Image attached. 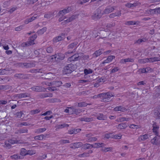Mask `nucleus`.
<instances>
[{
  "label": "nucleus",
  "mask_w": 160,
  "mask_h": 160,
  "mask_svg": "<svg viewBox=\"0 0 160 160\" xmlns=\"http://www.w3.org/2000/svg\"><path fill=\"white\" fill-rule=\"evenodd\" d=\"M113 96L111 93L108 92L98 94L97 97L100 98L104 102H108L110 98Z\"/></svg>",
  "instance_id": "f257e3e1"
},
{
  "label": "nucleus",
  "mask_w": 160,
  "mask_h": 160,
  "mask_svg": "<svg viewBox=\"0 0 160 160\" xmlns=\"http://www.w3.org/2000/svg\"><path fill=\"white\" fill-rule=\"evenodd\" d=\"M77 43V42H74L69 44L67 47L68 51L65 53L66 55L68 54L73 53L76 51L77 48L76 46Z\"/></svg>",
  "instance_id": "f03ea898"
},
{
  "label": "nucleus",
  "mask_w": 160,
  "mask_h": 160,
  "mask_svg": "<svg viewBox=\"0 0 160 160\" xmlns=\"http://www.w3.org/2000/svg\"><path fill=\"white\" fill-rule=\"evenodd\" d=\"M37 37V35L34 34L30 38L28 41L22 43V46L23 47H28L34 44V41Z\"/></svg>",
  "instance_id": "7ed1b4c3"
},
{
  "label": "nucleus",
  "mask_w": 160,
  "mask_h": 160,
  "mask_svg": "<svg viewBox=\"0 0 160 160\" xmlns=\"http://www.w3.org/2000/svg\"><path fill=\"white\" fill-rule=\"evenodd\" d=\"M16 65L17 67L25 68H32L35 66L34 64L31 62L18 63Z\"/></svg>",
  "instance_id": "20e7f679"
},
{
  "label": "nucleus",
  "mask_w": 160,
  "mask_h": 160,
  "mask_svg": "<svg viewBox=\"0 0 160 160\" xmlns=\"http://www.w3.org/2000/svg\"><path fill=\"white\" fill-rule=\"evenodd\" d=\"M103 14L102 13H101V10L98 9L96 11L94 14L92 15V18L93 20H97L100 18Z\"/></svg>",
  "instance_id": "39448f33"
},
{
  "label": "nucleus",
  "mask_w": 160,
  "mask_h": 160,
  "mask_svg": "<svg viewBox=\"0 0 160 160\" xmlns=\"http://www.w3.org/2000/svg\"><path fill=\"white\" fill-rule=\"evenodd\" d=\"M115 9L114 7L110 6H107L102 12V14H106L112 12Z\"/></svg>",
  "instance_id": "423d86ee"
},
{
  "label": "nucleus",
  "mask_w": 160,
  "mask_h": 160,
  "mask_svg": "<svg viewBox=\"0 0 160 160\" xmlns=\"http://www.w3.org/2000/svg\"><path fill=\"white\" fill-rule=\"evenodd\" d=\"M81 59V57L79 56V53L75 54L71 57L69 58L68 61L70 62L76 61Z\"/></svg>",
  "instance_id": "0eeeda50"
},
{
  "label": "nucleus",
  "mask_w": 160,
  "mask_h": 160,
  "mask_svg": "<svg viewBox=\"0 0 160 160\" xmlns=\"http://www.w3.org/2000/svg\"><path fill=\"white\" fill-rule=\"evenodd\" d=\"M151 139V142L153 145H158L160 144V136L158 135Z\"/></svg>",
  "instance_id": "6e6552de"
},
{
  "label": "nucleus",
  "mask_w": 160,
  "mask_h": 160,
  "mask_svg": "<svg viewBox=\"0 0 160 160\" xmlns=\"http://www.w3.org/2000/svg\"><path fill=\"white\" fill-rule=\"evenodd\" d=\"M52 57H54L55 60L57 62H59L61 60H63L65 58L64 55L62 53H59L55 54Z\"/></svg>",
  "instance_id": "1a4fd4ad"
},
{
  "label": "nucleus",
  "mask_w": 160,
  "mask_h": 160,
  "mask_svg": "<svg viewBox=\"0 0 160 160\" xmlns=\"http://www.w3.org/2000/svg\"><path fill=\"white\" fill-rule=\"evenodd\" d=\"M31 96V94L29 92H25L22 93L16 94L15 95V97H18V98H25L27 97H30Z\"/></svg>",
  "instance_id": "9d476101"
},
{
  "label": "nucleus",
  "mask_w": 160,
  "mask_h": 160,
  "mask_svg": "<svg viewBox=\"0 0 160 160\" xmlns=\"http://www.w3.org/2000/svg\"><path fill=\"white\" fill-rule=\"evenodd\" d=\"M71 11V8L68 7L66 9H64L60 11L58 13L59 16L64 15V14L69 12Z\"/></svg>",
  "instance_id": "9b49d317"
},
{
  "label": "nucleus",
  "mask_w": 160,
  "mask_h": 160,
  "mask_svg": "<svg viewBox=\"0 0 160 160\" xmlns=\"http://www.w3.org/2000/svg\"><path fill=\"white\" fill-rule=\"evenodd\" d=\"M134 61V59L133 58H127L122 59L120 60V63L121 64H126L127 62H133Z\"/></svg>",
  "instance_id": "f8f14e48"
},
{
  "label": "nucleus",
  "mask_w": 160,
  "mask_h": 160,
  "mask_svg": "<svg viewBox=\"0 0 160 160\" xmlns=\"http://www.w3.org/2000/svg\"><path fill=\"white\" fill-rule=\"evenodd\" d=\"M70 145H71V148H77L82 146L83 144L82 142H79L72 143Z\"/></svg>",
  "instance_id": "ddd939ff"
},
{
  "label": "nucleus",
  "mask_w": 160,
  "mask_h": 160,
  "mask_svg": "<svg viewBox=\"0 0 160 160\" xmlns=\"http://www.w3.org/2000/svg\"><path fill=\"white\" fill-rule=\"evenodd\" d=\"M153 132L155 135H158L159 127L157 125L156 122H154L152 124Z\"/></svg>",
  "instance_id": "4468645a"
},
{
  "label": "nucleus",
  "mask_w": 160,
  "mask_h": 160,
  "mask_svg": "<svg viewBox=\"0 0 160 160\" xmlns=\"http://www.w3.org/2000/svg\"><path fill=\"white\" fill-rule=\"evenodd\" d=\"M38 96L40 98H43L46 97L51 98L52 97V94L51 93H42L39 94Z\"/></svg>",
  "instance_id": "2eb2a0df"
},
{
  "label": "nucleus",
  "mask_w": 160,
  "mask_h": 160,
  "mask_svg": "<svg viewBox=\"0 0 160 160\" xmlns=\"http://www.w3.org/2000/svg\"><path fill=\"white\" fill-rule=\"evenodd\" d=\"M113 110L115 111H120L123 112L126 111L127 109L124 107L122 106H119L113 109Z\"/></svg>",
  "instance_id": "dca6fc26"
},
{
  "label": "nucleus",
  "mask_w": 160,
  "mask_h": 160,
  "mask_svg": "<svg viewBox=\"0 0 160 160\" xmlns=\"http://www.w3.org/2000/svg\"><path fill=\"white\" fill-rule=\"evenodd\" d=\"M115 58V57L114 56H108L107 59L102 62V63L103 64L105 63H109L111 62L112 60Z\"/></svg>",
  "instance_id": "f3484780"
},
{
  "label": "nucleus",
  "mask_w": 160,
  "mask_h": 160,
  "mask_svg": "<svg viewBox=\"0 0 160 160\" xmlns=\"http://www.w3.org/2000/svg\"><path fill=\"white\" fill-rule=\"evenodd\" d=\"M38 18H39L38 16H36V15H34V16L32 17L31 18L27 19L25 21V23L26 24H27L29 22H32L33 20H35Z\"/></svg>",
  "instance_id": "a211bd4d"
},
{
  "label": "nucleus",
  "mask_w": 160,
  "mask_h": 160,
  "mask_svg": "<svg viewBox=\"0 0 160 160\" xmlns=\"http://www.w3.org/2000/svg\"><path fill=\"white\" fill-rule=\"evenodd\" d=\"M121 12L120 11L112 13L109 15V17L110 18H113L116 16L119 17L121 15Z\"/></svg>",
  "instance_id": "6ab92c4d"
},
{
  "label": "nucleus",
  "mask_w": 160,
  "mask_h": 160,
  "mask_svg": "<svg viewBox=\"0 0 160 160\" xmlns=\"http://www.w3.org/2000/svg\"><path fill=\"white\" fill-rule=\"evenodd\" d=\"M149 135L148 134H145L142 135H141L138 139L139 142L143 141L149 138Z\"/></svg>",
  "instance_id": "aec40b11"
},
{
  "label": "nucleus",
  "mask_w": 160,
  "mask_h": 160,
  "mask_svg": "<svg viewBox=\"0 0 160 160\" xmlns=\"http://www.w3.org/2000/svg\"><path fill=\"white\" fill-rule=\"evenodd\" d=\"M79 119L81 121H85L88 122H91L93 120V118H86L85 117L80 118Z\"/></svg>",
  "instance_id": "412c9836"
},
{
  "label": "nucleus",
  "mask_w": 160,
  "mask_h": 160,
  "mask_svg": "<svg viewBox=\"0 0 160 160\" xmlns=\"http://www.w3.org/2000/svg\"><path fill=\"white\" fill-rule=\"evenodd\" d=\"M75 66L72 64H70L65 67V70H74L75 68Z\"/></svg>",
  "instance_id": "4be33fe9"
},
{
  "label": "nucleus",
  "mask_w": 160,
  "mask_h": 160,
  "mask_svg": "<svg viewBox=\"0 0 160 160\" xmlns=\"http://www.w3.org/2000/svg\"><path fill=\"white\" fill-rule=\"evenodd\" d=\"M31 89L32 90L36 92H42L43 90L42 87L38 86L32 87Z\"/></svg>",
  "instance_id": "5701e85b"
},
{
  "label": "nucleus",
  "mask_w": 160,
  "mask_h": 160,
  "mask_svg": "<svg viewBox=\"0 0 160 160\" xmlns=\"http://www.w3.org/2000/svg\"><path fill=\"white\" fill-rule=\"evenodd\" d=\"M62 36H59L54 38L53 39L54 41L57 42L63 39L64 36V34H62Z\"/></svg>",
  "instance_id": "b1692460"
},
{
  "label": "nucleus",
  "mask_w": 160,
  "mask_h": 160,
  "mask_svg": "<svg viewBox=\"0 0 160 160\" xmlns=\"http://www.w3.org/2000/svg\"><path fill=\"white\" fill-rule=\"evenodd\" d=\"M105 145L103 143H95L93 144V147L94 148H99L104 147Z\"/></svg>",
  "instance_id": "393cba45"
},
{
  "label": "nucleus",
  "mask_w": 160,
  "mask_h": 160,
  "mask_svg": "<svg viewBox=\"0 0 160 160\" xmlns=\"http://www.w3.org/2000/svg\"><path fill=\"white\" fill-rule=\"evenodd\" d=\"M102 51H103L102 49H99L96 51L93 54V57H97L99 56L102 53Z\"/></svg>",
  "instance_id": "a878e982"
},
{
  "label": "nucleus",
  "mask_w": 160,
  "mask_h": 160,
  "mask_svg": "<svg viewBox=\"0 0 160 160\" xmlns=\"http://www.w3.org/2000/svg\"><path fill=\"white\" fill-rule=\"evenodd\" d=\"M11 158L14 159H22L24 157L21 156L18 154H14L11 156Z\"/></svg>",
  "instance_id": "bb28decb"
},
{
  "label": "nucleus",
  "mask_w": 160,
  "mask_h": 160,
  "mask_svg": "<svg viewBox=\"0 0 160 160\" xmlns=\"http://www.w3.org/2000/svg\"><path fill=\"white\" fill-rule=\"evenodd\" d=\"M97 119L99 120H105L107 119V117L102 113H99L97 116Z\"/></svg>",
  "instance_id": "cd10ccee"
},
{
  "label": "nucleus",
  "mask_w": 160,
  "mask_h": 160,
  "mask_svg": "<svg viewBox=\"0 0 160 160\" xmlns=\"http://www.w3.org/2000/svg\"><path fill=\"white\" fill-rule=\"evenodd\" d=\"M127 126L125 123H121L118 126H117L116 127L118 129H122L125 128L127 127Z\"/></svg>",
  "instance_id": "c85d7f7f"
},
{
  "label": "nucleus",
  "mask_w": 160,
  "mask_h": 160,
  "mask_svg": "<svg viewBox=\"0 0 160 160\" xmlns=\"http://www.w3.org/2000/svg\"><path fill=\"white\" fill-rule=\"evenodd\" d=\"M54 13L51 12H48L44 15V17L45 18H49L54 16Z\"/></svg>",
  "instance_id": "c756f323"
},
{
  "label": "nucleus",
  "mask_w": 160,
  "mask_h": 160,
  "mask_svg": "<svg viewBox=\"0 0 160 160\" xmlns=\"http://www.w3.org/2000/svg\"><path fill=\"white\" fill-rule=\"evenodd\" d=\"M149 60V62H153L156 61H160V58L159 57H154L148 58Z\"/></svg>",
  "instance_id": "7c9ffc66"
},
{
  "label": "nucleus",
  "mask_w": 160,
  "mask_h": 160,
  "mask_svg": "<svg viewBox=\"0 0 160 160\" xmlns=\"http://www.w3.org/2000/svg\"><path fill=\"white\" fill-rule=\"evenodd\" d=\"M27 150L24 148H22L20 150V155H21L22 157H23L27 155Z\"/></svg>",
  "instance_id": "2f4dec72"
},
{
  "label": "nucleus",
  "mask_w": 160,
  "mask_h": 160,
  "mask_svg": "<svg viewBox=\"0 0 160 160\" xmlns=\"http://www.w3.org/2000/svg\"><path fill=\"white\" fill-rule=\"evenodd\" d=\"M20 140H18L16 139H10L8 140V142L11 144L20 143Z\"/></svg>",
  "instance_id": "473e14b6"
},
{
  "label": "nucleus",
  "mask_w": 160,
  "mask_h": 160,
  "mask_svg": "<svg viewBox=\"0 0 160 160\" xmlns=\"http://www.w3.org/2000/svg\"><path fill=\"white\" fill-rule=\"evenodd\" d=\"M51 83L53 85H55L57 87H59L62 84V82L61 81H53Z\"/></svg>",
  "instance_id": "72a5a7b5"
},
{
  "label": "nucleus",
  "mask_w": 160,
  "mask_h": 160,
  "mask_svg": "<svg viewBox=\"0 0 160 160\" xmlns=\"http://www.w3.org/2000/svg\"><path fill=\"white\" fill-rule=\"evenodd\" d=\"M83 148L85 149H89L93 148V144H91L89 143H86L83 144Z\"/></svg>",
  "instance_id": "f704fd0d"
},
{
  "label": "nucleus",
  "mask_w": 160,
  "mask_h": 160,
  "mask_svg": "<svg viewBox=\"0 0 160 160\" xmlns=\"http://www.w3.org/2000/svg\"><path fill=\"white\" fill-rule=\"evenodd\" d=\"M149 12H151L152 11H154V14L159 13L160 14V8L154 9H151L149 10Z\"/></svg>",
  "instance_id": "c9c22d12"
},
{
  "label": "nucleus",
  "mask_w": 160,
  "mask_h": 160,
  "mask_svg": "<svg viewBox=\"0 0 160 160\" xmlns=\"http://www.w3.org/2000/svg\"><path fill=\"white\" fill-rule=\"evenodd\" d=\"M138 62L141 63H144L149 62L148 58L140 59L138 60Z\"/></svg>",
  "instance_id": "e433bc0d"
},
{
  "label": "nucleus",
  "mask_w": 160,
  "mask_h": 160,
  "mask_svg": "<svg viewBox=\"0 0 160 160\" xmlns=\"http://www.w3.org/2000/svg\"><path fill=\"white\" fill-rule=\"evenodd\" d=\"M11 87L9 85H0V89L1 90H8Z\"/></svg>",
  "instance_id": "4c0bfd02"
},
{
  "label": "nucleus",
  "mask_w": 160,
  "mask_h": 160,
  "mask_svg": "<svg viewBox=\"0 0 160 160\" xmlns=\"http://www.w3.org/2000/svg\"><path fill=\"white\" fill-rule=\"evenodd\" d=\"M46 136H45L43 134H41L35 136L34 138L35 140H42Z\"/></svg>",
  "instance_id": "58836bf2"
},
{
  "label": "nucleus",
  "mask_w": 160,
  "mask_h": 160,
  "mask_svg": "<svg viewBox=\"0 0 160 160\" xmlns=\"http://www.w3.org/2000/svg\"><path fill=\"white\" fill-rule=\"evenodd\" d=\"M47 30V28L45 27H43L42 29L39 30L37 32V33L38 34L42 35Z\"/></svg>",
  "instance_id": "ea45409f"
},
{
  "label": "nucleus",
  "mask_w": 160,
  "mask_h": 160,
  "mask_svg": "<svg viewBox=\"0 0 160 160\" xmlns=\"http://www.w3.org/2000/svg\"><path fill=\"white\" fill-rule=\"evenodd\" d=\"M138 21H127L125 22V24L127 25H136L137 23H138Z\"/></svg>",
  "instance_id": "a19ab883"
},
{
  "label": "nucleus",
  "mask_w": 160,
  "mask_h": 160,
  "mask_svg": "<svg viewBox=\"0 0 160 160\" xmlns=\"http://www.w3.org/2000/svg\"><path fill=\"white\" fill-rule=\"evenodd\" d=\"M112 150V147H109V148H102L101 150V151L104 152H107L109 151H111Z\"/></svg>",
  "instance_id": "79ce46f5"
},
{
  "label": "nucleus",
  "mask_w": 160,
  "mask_h": 160,
  "mask_svg": "<svg viewBox=\"0 0 160 160\" xmlns=\"http://www.w3.org/2000/svg\"><path fill=\"white\" fill-rule=\"evenodd\" d=\"M88 105H91V104H88L84 102L78 103V107H83L86 106Z\"/></svg>",
  "instance_id": "37998d69"
},
{
  "label": "nucleus",
  "mask_w": 160,
  "mask_h": 160,
  "mask_svg": "<svg viewBox=\"0 0 160 160\" xmlns=\"http://www.w3.org/2000/svg\"><path fill=\"white\" fill-rule=\"evenodd\" d=\"M115 25V24L114 22H112L110 23H107L106 25V27L108 30H109L112 27L114 26Z\"/></svg>",
  "instance_id": "c03bdc74"
},
{
  "label": "nucleus",
  "mask_w": 160,
  "mask_h": 160,
  "mask_svg": "<svg viewBox=\"0 0 160 160\" xmlns=\"http://www.w3.org/2000/svg\"><path fill=\"white\" fill-rule=\"evenodd\" d=\"M36 153V151L35 150H27V155H29L31 156L32 155H33Z\"/></svg>",
  "instance_id": "a18cd8bd"
},
{
  "label": "nucleus",
  "mask_w": 160,
  "mask_h": 160,
  "mask_svg": "<svg viewBox=\"0 0 160 160\" xmlns=\"http://www.w3.org/2000/svg\"><path fill=\"white\" fill-rule=\"evenodd\" d=\"M14 77L18 78H24V75L23 74H15Z\"/></svg>",
  "instance_id": "49530a36"
},
{
  "label": "nucleus",
  "mask_w": 160,
  "mask_h": 160,
  "mask_svg": "<svg viewBox=\"0 0 160 160\" xmlns=\"http://www.w3.org/2000/svg\"><path fill=\"white\" fill-rule=\"evenodd\" d=\"M46 130L45 128H38L36 130V132L39 133L42 132Z\"/></svg>",
  "instance_id": "de8ad7c7"
},
{
  "label": "nucleus",
  "mask_w": 160,
  "mask_h": 160,
  "mask_svg": "<svg viewBox=\"0 0 160 160\" xmlns=\"http://www.w3.org/2000/svg\"><path fill=\"white\" fill-rule=\"evenodd\" d=\"M40 112V110L39 109H36L35 110H32L30 111V114L31 115H34Z\"/></svg>",
  "instance_id": "09e8293b"
},
{
  "label": "nucleus",
  "mask_w": 160,
  "mask_h": 160,
  "mask_svg": "<svg viewBox=\"0 0 160 160\" xmlns=\"http://www.w3.org/2000/svg\"><path fill=\"white\" fill-rule=\"evenodd\" d=\"M119 120L120 122H123L124 121H128L131 119L130 118L123 117V118H120L119 119Z\"/></svg>",
  "instance_id": "8fccbe9b"
},
{
  "label": "nucleus",
  "mask_w": 160,
  "mask_h": 160,
  "mask_svg": "<svg viewBox=\"0 0 160 160\" xmlns=\"http://www.w3.org/2000/svg\"><path fill=\"white\" fill-rule=\"evenodd\" d=\"M147 39L145 38H143L141 39H138L136 42L137 43L140 44L142 42H145L147 41Z\"/></svg>",
  "instance_id": "3c124183"
},
{
  "label": "nucleus",
  "mask_w": 160,
  "mask_h": 160,
  "mask_svg": "<svg viewBox=\"0 0 160 160\" xmlns=\"http://www.w3.org/2000/svg\"><path fill=\"white\" fill-rule=\"evenodd\" d=\"M46 50L47 52L48 53H51L53 52V48L51 46L47 48Z\"/></svg>",
  "instance_id": "603ef678"
},
{
  "label": "nucleus",
  "mask_w": 160,
  "mask_h": 160,
  "mask_svg": "<svg viewBox=\"0 0 160 160\" xmlns=\"http://www.w3.org/2000/svg\"><path fill=\"white\" fill-rule=\"evenodd\" d=\"M59 142L61 144H66V143H70V142L69 141V140H67V139H66V140L61 139L60 141Z\"/></svg>",
  "instance_id": "864d4df0"
},
{
  "label": "nucleus",
  "mask_w": 160,
  "mask_h": 160,
  "mask_svg": "<svg viewBox=\"0 0 160 160\" xmlns=\"http://www.w3.org/2000/svg\"><path fill=\"white\" fill-rule=\"evenodd\" d=\"M97 139L95 137H92V136L89 139H88V142H91L95 141L97 140Z\"/></svg>",
  "instance_id": "5fc2aeb1"
},
{
  "label": "nucleus",
  "mask_w": 160,
  "mask_h": 160,
  "mask_svg": "<svg viewBox=\"0 0 160 160\" xmlns=\"http://www.w3.org/2000/svg\"><path fill=\"white\" fill-rule=\"evenodd\" d=\"M29 124L27 123L26 122H24L20 123L18 124V127H22V126H28Z\"/></svg>",
  "instance_id": "6e6d98bb"
},
{
  "label": "nucleus",
  "mask_w": 160,
  "mask_h": 160,
  "mask_svg": "<svg viewBox=\"0 0 160 160\" xmlns=\"http://www.w3.org/2000/svg\"><path fill=\"white\" fill-rule=\"evenodd\" d=\"M24 25H22L15 28V30L16 31H20L23 29L24 27Z\"/></svg>",
  "instance_id": "4d7b16f0"
},
{
  "label": "nucleus",
  "mask_w": 160,
  "mask_h": 160,
  "mask_svg": "<svg viewBox=\"0 0 160 160\" xmlns=\"http://www.w3.org/2000/svg\"><path fill=\"white\" fill-rule=\"evenodd\" d=\"M38 0H27V3L29 4H33Z\"/></svg>",
  "instance_id": "13d9d810"
},
{
  "label": "nucleus",
  "mask_w": 160,
  "mask_h": 160,
  "mask_svg": "<svg viewBox=\"0 0 160 160\" xmlns=\"http://www.w3.org/2000/svg\"><path fill=\"white\" fill-rule=\"evenodd\" d=\"M23 114V112L20 111L17 112L16 115L17 118H20L22 116V115Z\"/></svg>",
  "instance_id": "bf43d9fd"
},
{
  "label": "nucleus",
  "mask_w": 160,
  "mask_h": 160,
  "mask_svg": "<svg viewBox=\"0 0 160 160\" xmlns=\"http://www.w3.org/2000/svg\"><path fill=\"white\" fill-rule=\"evenodd\" d=\"M68 125L67 124H59L58 125V128H62L66 127H68Z\"/></svg>",
  "instance_id": "052dcab7"
},
{
  "label": "nucleus",
  "mask_w": 160,
  "mask_h": 160,
  "mask_svg": "<svg viewBox=\"0 0 160 160\" xmlns=\"http://www.w3.org/2000/svg\"><path fill=\"white\" fill-rule=\"evenodd\" d=\"M21 134L23 133H28V130L27 129L22 128L19 129Z\"/></svg>",
  "instance_id": "680f3d73"
},
{
  "label": "nucleus",
  "mask_w": 160,
  "mask_h": 160,
  "mask_svg": "<svg viewBox=\"0 0 160 160\" xmlns=\"http://www.w3.org/2000/svg\"><path fill=\"white\" fill-rule=\"evenodd\" d=\"M132 4L133 7L139 6L141 5V3L137 1H135L134 3Z\"/></svg>",
  "instance_id": "e2e57ef3"
},
{
  "label": "nucleus",
  "mask_w": 160,
  "mask_h": 160,
  "mask_svg": "<svg viewBox=\"0 0 160 160\" xmlns=\"http://www.w3.org/2000/svg\"><path fill=\"white\" fill-rule=\"evenodd\" d=\"M52 75V73H45L44 74L43 76H45L46 77L45 78H50L51 75Z\"/></svg>",
  "instance_id": "0e129e2a"
},
{
  "label": "nucleus",
  "mask_w": 160,
  "mask_h": 160,
  "mask_svg": "<svg viewBox=\"0 0 160 160\" xmlns=\"http://www.w3.org/2000/svg\"><path fill=\"white\" fill-rule=\"evenodd\" d=\"M129 127L130 128H133V129L139 128V126H138L137 125H136L134 124H131L129 126Z\"/></svg>",
  "instance_id": "69168bd1"
},
{
  "label": "nucleus",
  "mask_w": 160,
  "mask_h": 160,
  "mask_svg": "<svg viewBox=\"0 0 160 160\" xmlns=\"http://www.w3.org/2000/svg\"><path fill=\"white\" fill-rule=\"evenodd\" d=\"M80 157H86L89 156L87 152H84L82 154H80L79 155Z\"/></svg>",
  "instance_id": "338daca9"
},
{
  "label": "nucleus",
  "mask_w": 160,
  "mask_h": 160,
  "mask_svg": "<svg viewBox=\"0 0 160 160\" xmlns=\"http://www.w3.org/2000/svg\"><path fill=\"white\" fill-rule=\"evenodd\" d=\"M107 80L106 78L104 77H102L101 78H99L98 80L99 82H104Z\"/></svg>",
  "instance_id": "774afa93"
}]
</instances>
